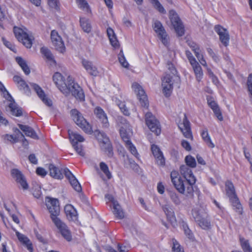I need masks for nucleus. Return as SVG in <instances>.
I'll list each match as a JSON object with an SVG mask.
<instances>
[{"label": "nucleus", "mask_w": 252, "mask_h": 252, "mask_svg": "<svg viewBox=\"0 0 252 252\" xmlns=\"http://www.w3.org/2000/svg\"><path fill=\"white\" fill-rule=\"evenodd\" d=\"M46 205L50 213L52 220L59 230L62 236L67 241H70L72 240L70 231L65 223L58 217L60 211L58 199L48 198Z\"/></svg>", "instance_id": "1"}, {"label": "nucleus", "mask_w": 252, "mask_h": 252, "mask_svg": "<svg viewBox=\"0 0 252 252\" xmlns=\"http://www.w3.org/2000/svg\"><path fill=\"white\" fill-rule=\"evenodd\" d=\"M0 90L1 95H2L3 97L5 98L3 102L5 107H7L6 110H9L11 114L15 116H21L23 113L22 108L17 105L14 99L1 83Z\"/></svg>", "instance_id": "2"}, {"label": "nucleus", "mask_w": 252, "mask_h": 252, "mask_svg": "<svg viewBox=\"0 0 252 252\" xmlns=\"http://www.w3.org/2000/svg\"><path fill=\"white\" fill-rule=\"evenodd\" d=\"M226 195L229 198L233 209L238 214L241 215L243 213V207L238 198L234 186L232 182L227 181L225 183Z\"/></svg>", "instance_id": "3"}, {"label": "nucleus", "mask_w": 252, "mask_h": 252, "mask_svg": "<svg viewBox=\"0 0 252 252\" xmlns=\"http://www.w3.org/2000/svg\"><path fill=\"white\" fill-rule=\"evenodd\" d=\"M13 32L18 41L22 42L26 47L30 48L32 47L33 37L28 33V30L26 28L14 27Z\"/></svg>", "instance_id": "4"}, {"label": "nucleus", "mask_w": 252, "mask_h": 252, "mask_svg": "<svg viewBox=\"0 0 252 252\" xmlns=\"http://www.w3.org/2000/svg\"><path fill=\"white\" fill-rule=\"evenodd\" d=\"M169 17L178 36H182L185 34V28L178 14L175 10H170L169 11Z\"/></svg>", "instance_id": "5"}, {"label": "nucleus", "mask_w": 252, "mask_h": 252, "mask_svg": "<svg viewBox=\"0 0 252 252\" xmlns=\"http://www.w3.org/2000/svg\"><path fill=\"white\" fill-rule=\"evenodd\" d=\"M70 112L73 121L77 126L86 133H89L92 132L91 126L77 110L72 109Z\"/></svg>", "instance_id": "6"}, {"label": "nucleus", "mask_w": 252, "mask_h": 252, "mask_svg": "<svg viewBox=\"0 0 252 252\" xmlns=\"http://www.w3.org/2000/svg\"><path fill=\"white\" fill-rule=\"evenodd\" d=\"M195 183H190L188 180H180L178 183L175 184V188L181 193L187 196H192L193 193V185Z\"/></svg>", "instance_id": "7"}, {"label": "nucleus", "mask_w": 252, "mask_h": 252, "mask_svg": "<svg viewBox=\"0 0 252 252\" xmlns=\"http://www.w3.org/2000/svg\"><path fill=\"white\" fill-rule=\"evenodd\" d=\"M68 134L69 139L76 152L80 156L84 157L85 152L82 149V146L81 144H78V142H82L84 141V137L79 134L71 130H68Z\"/></svg>", "instance_id": "8"}, {"label": "nucleus", "mask_w": 252, "mask_h": 252, "mask_svg": "<svg viewBox=\"0 0 252 252\" xmlns=\"http://www.w3.org/2000/svg\"><path fill=\"white\" fill-rule=\"evenodd\" d=\"M70 92L72 94L81 101L84 100L85 95L81 88L77 83L74 82L73 80L70 76L68 77L67 93Z\"/></svg>", "instance_id": "9"}, {"label": "nucleus", "mask_w": 252, "mask_h": 252, "mask_svg": "<svg viewBox=\"0 0 252 252\" xmlns=\"http://www.w3.org/2000/svg\"><path fill=\"white\" fill-rule=\"evenodd\" d=\"M145 121L147 126L151 131L158 135L161 132L158 121L155 117L151 113L147 112L145 114Z\"/></svg>", "instance_id": "10"}, {"label": "nucleus", "mask_w": 252, "mask_h": 252, "mask_svg": "<svg viewBox=\"0 0 252 252\" xmlns=\"http://www.w3.org/2000/svg\"><path fill=\"white\" fill-rule=\"evenodd\" d=\"M11 174L19 189L24 190H27L29 189V185L26 179L20 170L17 169H13L11 171Z\"/></svg>", "instance_id": "11"}, {"label": "nucleus", "mask_w": 252, "mask_h": 252, "mask_svg": "<svg viewBox=\"0 0 252 252\" xmlns=\"http://www.w3.org/2000/svg\"><path fill=\"white\" fill-rule=\"evenodd\" d=\"M153 28L162 43L165 46H168L169 44V38L160 22L158 20H155L153 24Z\"/></svg>", "instance_id": "12"}, {"label": "nucleus", "mask_w": 252, "mask_h": 252, "mask_svg": "<svg viewBox=\"0 0 252 252\" xmlns=\"http://www.w3.org/2000/svg\"><path fill=\"white\" fill-rule=\"evenodd\" d=\"M132 88L136 94L141 106L147 108L149 106L148 99L142 87L137 83H134L132 84Z\"/></svg>", "instance_id": "13"}, {"label": "nucleus", "mask_w": 252, "mask_h": 252, "mask_svg": "<svg viewBox=\"0 0 252 252\" xmlns=\"http://www.w3.org/2000/svg\"><path fill=\"white\" fill-rule=\"evenodd\" d=\"M53 80L58 88L63 93L67 94L68 78L66 83L62 75L60 73L57 72L55 73L53 76Z\"/></svg>", "instance_id": "14"}, {"label": "nucleus", "mask_w": 252, "mask_h": 252, "mask_svg": "<svg viewBox=\"0 0 252 252\" xmlns=\"http://www.w3.org/2000/svg\"><path fill=\"white\" fill-rule=\"evenodd\" d=\"M51 39L55 49L63 53L65 49L64 44L61 37L56 31L53 30L51 32Z\"/></svg>", "instance_id": "15"}, {"label": "nucleus", "mask_w": 252, "mask_h": 252, "mask_svg": "<svg viewBox=\"0 0 252 252\" xmlns=\"http://www.w3.org/2000/svg\"><path fill=\"white\" fill-rule=\"evenodd\" d=\"M215 32L219 34L220 40L225 47L227 46L229 41V35L227 29L220 25H216L214 28Z\"/></svg>", "instance_id": "16"}, {"label": "nucleus", "mask_w": 252, "mask_h": 252, "mask_svg": "<svg viewBox=\"0 0 252 252\" xmlns=\"http://www.w3.org/2000/svg\"><path fill=\"white\" fill-rule=\"evenodd\" d=\"M172 77L170 74H166L162 79V86L163 93L166 97L170 95L173 90Z\"/></svg>", "instance_id": "17"}, {"label": "nucleus", "mask_w": 252, "mask_h": 252, "mask_svg": "<svg viewBox=\"0 0 252 252\" xmlns=\"http://www.w3.org/2000/svg\"><path fill=\"white\" fill-rule=\"evenodd\" d=\"M179 128L186 138L191 140L193 139V136L190 126V123L188 120L186 114H184V118H183V122L179 125Z\"/></svg>", "instance_id": "18"}, {"label": "nucleus", "mask_w": 252, "mask_h": 252, "mask_svg": "<svg viewBox=\"0 0 252 252\" xmlns=\"http://www.w3.org/2000/svg\"><path fill=\"white\" fill-rule=\"evenodd\" d=\"M31 86L44 104L48 106L52 105V103L51 100L48 99V97H46L44 92L40 86L34 83L31 84Z\"/></svg>", "instance_id": "19"}, {"label": "nucleus", "mask_w": 252, "mask_h": 252, "mask_svg": "<svg viewBox=\"0 0 252 252\" xmlns=\"http://www.w3.org/2000/svg\"><path fill=\"white\" fill-rule=\"evenodd\" d=\"M94 113L96 118L99 120L104 128H108L109 126L108 119L106 113L100 107H96L94 110Z\"/></svg>", "instance_id": "20"}, {"label": "nucleus", "mask_w": 252, "mask_h": 252, "mask_svg": "<svg viewBox=\"0 0 252 252\" xmlns=\"http://www.w3.org/2000/svg\"><path fill=\"white\" fill-rule=\"evenodd\" d=\"M180 173L185 180H189L190 183H195L196 179L193 175L191 169L187 165H183L180 167Z\"/></svg>", "instance_id": "21"}, {"label": "nucleus", "mask_w": 252, "mask_h": 252, "mask_svg": "<svg viewBox=\"0 0 252 252\" xmlns=\"http://www.w3.org/2000/svg\"><path fill=\"white\" fill-rule=\"evenodd\" d=\"M100 147L101 150L105 152L108 157H111L113 155V150L111 143L107 137H104L102 141L100 142Z\"/></svg>", "instance_id": "22"}, {"label": "nucleus", "mask_w": 252, "mask_h": 252, "mask_svg": "<svg viewBox=\"0 0 252 252\" xmlns=\"http://www.w3.org/2000/svg\"><path fill=\"white\" fill-rule=\"evenodd\" d=\"M192 215L195 221H200L204 217H207L205 209L201 206L194 208L192 211Z\"/></svg>", "instance_id": "23"}, {"label": "nucleus", "mask_w": 252, "mask_h": 252, "mask_svg": "<svg viewBox=\"0 0 252 252\" xmlns=\"http://www.w3.org/2000/svg\"><path fill=\"white\" fill-rule=\"evenodd\" d=\"M82 64L87 71L91 75L96 76L98 75V71L97 68L93 65L91 62L83 59L82 61Z\"/></svg>", "instance_id": "24"}, {"label": "nucleus", "mask_w": 252, "mask_h": 252, "mask_svg": "<svg viewBox=\"0 0 252 252\" xmlns=\"http://www.w3.org/2000/svg\"><path fill=\"white\" fill-rule=\"evenodd\" d=\"M14 230L19 241L25 245L29 251L32 252L33 251L32 245L30 239L26 236L20 233L15 229Z\"/></svg>", "instance_id": "25"}, {"label": "nucleus", "mask_w": 252, "mask_h": 252, "mask_svg": "<svg viewBox=\"0 0 252 252\" xmlns=\"http://www.w3.org/2000/svg\"><path fill=\"white\" fill-rule=\"evenodd\" d=\"M162 209L164 212L167 219L170 221L171 223L173 226H175L176 223V220L173 209L168 204L163 206Z\"/></svg>", "instance_id": "26"}, {"label": "nucleus", "mask_w": 252, "mask_h": 252, "mask_svg": "<svg viewBox=\"0 0 252 252\" xmlns=\"http://www.w3.org/2000/svg\"><path fill=\"white\" fill-rule=\"evenodd\" d=\"M64 212L68 220H74L77 219V211L70 204L66 205L64 207Z\"/></svg>", "instance_id": "27"}, {"label": "nucleus", "mask_w": 252, "mask_h": 252, "mask_svg": "<svg viewBox=\"0 0 252 252\" xmlns=\"http://www.w3.org/2000/svg\"><path fill=\"white\" fill-rule=\"evenodd\" d=\"M19 127L25 133V135L33 139H37L38 138L37 135L35 131L31 127L22 124L18 125Z\"/></svg>", "instance_id": "28"}, {"label": "nucleus", "mask_w": 252, "mask_h": 252, "mask_svg": "<svg viewBox=\"0 0 252 252\" xmlns=\"http://www.w3.org/2000/svg\"><path fill=\"white\" fill-rule=\"evenodd\" d=\"M48 168L51 177L56 179H62L63 178V174L60 169L53 164H49Z\"/></svg>", "instance_id": "29"}, {"label": "nucleus", "mask_w": 252, "mask_h": 252, "mask_svg": "<svg viewBox=\"0 0 252 252\" xmlns=\"http://www.w3.org/2000/svg\"><path fill=\"white\" fill-rule=\"evenodd\" d=\"M117 125L120 127L119 130L123 129H128V131H129V130H131V126L127 121L123 117L118 116L117 119Z\"/></svg>", "instance_id": "30"}, {"label": "nucleus", "mask_w": 252, "mask_h": 252, "mask_svg": "<svg viewBox=\"0 0 252 252\" xmlns=\"http://www.w3.org/2000/svg\"><path fill=\"white\" fill-rule=\"evenodd\" d=\"M191 65L195 74L197 80L200 82L203 76V71L201 66L197 62Z\"/></svg>", "instance_id": "31"}, {"label": "nucleus", "mask_w": 252, "mask_h": 252, "mask_svg": "<svg viewBox=\"0 0 252 252\" xmlns=\"http://www.w3.org/2000/svg\"><path fill=\"white\" fill-rule=\"evenodd\" d=\"M113 206V212L115 216L120 219H122L124 217V213L118 202H115Z\"/></svg>", "instance_id": "32"}, {"label": "nucleus", "mask_w": 252, "mask_h": 252, "mask_svg": "<svg viewBox=\"0 0 252 252\" xmlns=\"http://www.w3.org/2000/svg\"><path fill=\"white\" fill-rule=\"evenodd\" d=\"M17 129L16 128L14 131L16 133L15 136L8 134H6L4 136V140L5 142H10L11 143H14L19 141L20 136H19V134L17 132Z\"/></svg>", "instance_id": "33"}, {"label": "nucleus", "mask_w": 252, "mask_h": 252, "mask_svg": "<svg viewBox=\"0 0 252 252\" xmlns=\"http://www.w3.org/2000/svg\"><path fill=\"white\" fill-rule=\"evenodd\" d=\"M80 25L83 31L89 33L91 31V26L88 19L85 18H81L80 19Z\"/></svg>", "instance_id": "34"}, {"label": "nucleus", "mask_w": 252, "mask_h": 252, "mask_svg": "<svg viewBox=\"0 0 252 252\" xmlns=\"http://www.w3.org/2000/svg\"><path fill=\"white\" fill-rule=\"evenodd\" d=\"M120 135L123 140V141L125 142V144L130 141L129 140L130 138V134L132 132V128H131V130H129V131H128V129H122L121 130H119Z\"/></svg>", "instance_id": "35"}, {"label": "nucleus", "mask_w": 252, "mask_h": 252, "mask_svg": "<svg viewBox=\"0 0 252 252\" xmlns=\"http://www.w3.org/2000/svg\"><path fill=\"white\" fill-rule=\"evenodd\" d=\"M201 136L204 141L206 143L207 145L210 148H214V144L212 143L211 138L208 134V130L205 129L201 132Z\"/></svg>", "instance_id": "36"}, {"label": "nucleus", "mask_w": 252, "mask_h": 252, "mask_svg": "<svg viewBox=\"0 0 252 252\" xmlns=\"http://www.w3.org/2000/svg\"><path fill=\"white\" fill-rule=\"evenodd\" d=\"M242 248L244 252H252V248L251 247L249 241L243 238L240 239Z\"/></svg>", "instance_id": "37"}, {"label": "nucleus", "mask_w": 252, "mask_h": 252, "mask_svg": "<svg viewBox=\"0 0 252 252\" xmlns=\"http://www.w3.org/2000/svg\"><path fill=\"white\" fill-rule=\"evenodd\" d=\"M78 7L86 12H91L89 5L85 0H76Z\"/></svg>", "instance_id": "38"}, {"label": "nucleus", "mask_w": 252, "mask_h": 252, "mask_svg": "<svg viewBox=\"0 0 252 252\" xmlns=\"http://www.w3.org/2000/svg\"><path fill=\"white\" fill-rule=\"evenodd\" d=\"M41 52L46 59L50 61H54V58L51 51L46 47H42L41 48Z\"/></svg>", "instance_id": "39"}, {"label": "nucleus", "mask_w": 252, "mask_h": 252, "mask_svg": "<svg viewBox=\"0 0 252 252\" xmlns=\"http://www.w3.org/2000/svg\"><path fill=\"white\" fill-rule=\"evenodd\" d=\"M118 60L122 66L126 68H128L129 63L126 61L122 50H121L119 54H118Z\"/></svg>", "instance_id": "40"}, {"label": "nucleus", "mask_w": 252, "mask_h": 252, "mask_svg": "<svg viewBox=\"0 0 252 252\" xmlns=\"http://www.w3.org/2000/svg\"><path fill=\"white\" fill-rule=\"evenodd\" d=\"M101 170L104 173L107 179H110L112 177L111 174L109 170L108 166L103 162H101L99 164Z\"/></svg>", "instance_id": "41"}, {"label": "nucleus", "mask_w": 252, "mask_h": 252, "mask_svg": "<svg viewBox=\"0 0 252 252\" xmlns=\"http://www.w3.org/2000/svg\"><path fill=\"white\" fill-rule=\"evenodd\" d=\"M72 188L77 192H80L82 190V187L78 181L77 179L74 177L73 178L69 180Z\"/></svg>", "instance_id": "42"}, {"label": "nucleus", "mask_w": 252, "mask_h": 252, "mask_svg": "<svg viewBox=\"0 0 252 252\" xmlns=\"http://www.w3.org/2000/svg\"><path fill=\"white\" fill-rule=\"evenodd\" d=\"M185 161L186 163V165H187L188 167L194 168L196 166V163L195 158L190 155L186 156Z\"/></svg>", "instance_id": "43"}, {"label": "nucleus", "mask_w": 252, "mask_h": 252, "mask_svg": "<svg viewBox=\"0 0 252 252\" xmlns=\"http://www.w3.org/2000/svg\"><path fill=\"white\" fill-rule=\"evenodd\" d=\"M207 217H204L203 219H201L200 221H196L200 227L204 229H207L210 228V222L207 219Z\"/></svg>", "instance_id": "44"}, {"label": "nucleus", "mask_w": 252, "mask_h": 252, "mask_svg": "<svg viewBox=\"0 0 252 252\" xmlns=\"http://www.w3.org/2000/svg\"><path fill=\"white\" fill-rule=\"evenodd\" d=\"M151 3L154 5V7L160 13L165 14L166 11L158 0H150Z\"/></svg>", "instance_id": "45"}, {"label": "nucleus", "mask_w": 252, "mask_h": 252, "mask_svg": "<svg viewBox=\"0 0 252 252\" xmlns=\"http://www.w3.org/2000/svg\"><path fill=\"white\" fill-rule=\"evenodd\" d=\"M169 197L172 201L176 205H179L181 204V200L178 195L175 192L170 191L169 194Z\"/></svg>", "instance_id": "46"}, {"label": "nucleus", "mask_w": 252, "mask_h": 252, "mask_svg": "<svg viewBox=\"0 0 252 252\" xmlns=\"http://www.w3.org/2000/svg\"><path fill=\"white\" fill-rule=\"evenodd\" d=\"M170 178L174 186H175V184L178 183L180 180L182 179V178L179 176L178 172L176 171H172L171 172Z\"/></svg>", "instance_id": "47"}, {"label": "nucleus", "mask_w": 252, "mask_h": 252, "mask_svg": "<svg viewBox=\"0 0 252 252\" xmlns=\"http://www.w3.org/2000/svg\"><path fill=\"white\" fill-rule=\"evenodd\" d=\"M126 146L128 150L131 152V153L136 158H138L139 154L137 152L135 147L132 144L131 141L126 143Z\"/></svg>", "instance_id": "48"}, {"label": "nucleus", "mask_w": 252, "mask_h": 252, "mask_svg": "<svg viewBox=\"0 0 252 252\" xmlns=\"http://www.w3.org/2000/svg\"><path fill=\"white\" fill-rule=\"evenodd\" d=\"M193 50H194V53L196 57H197V58L198 59L199 61L200 62V63L202 65L206 66L207 65L206 62L204 59L203 55L202 54H200V49L195 48V49H194Z\"/></svg>", "instance_id": "49"}, {"label": "nucleus", "mask_w": 252, "mask_h": 252, "mask_svg": "<svg viewBox=\"0 0 252 252\" xmlns=\"http://www.w3.org/2000/svg\"><path fill=\"white\" fill-rule=\"evenodd\" d=\"M207 103L210 107L212 109L213 111L220 108L217 103L213 100L211 96H207Z\"/></svg>", "instance_id": "50"}, {"label": "nucleus", "mask_w": 252, "mask_h": 252, "mask_svg": "<svg viewBox=\"0 0 252 252\" xmlns=\"http://www.w3.org/2000/svg\"><path fill=\"white\" fill-rule=\"evenodd\" d=\"M173 252H184L183 248L181 247V246L176 240H173Z\"/></svg>", "instance_id": "51"}, {"label": "nucleus", "mask_w": 252, "mask_h": 252, "mask_svg": "<svg viewBox=\"0 0 252 252\" xmlns=\"http://www.w3.org/2000/svg\"><path fill=\"white\" fill-rule=\"evenodd\" d=\"M247 85L248 90L252 96V74H250L248 77Z\"/></svg>", "instance_id": "52"}, {"label": "nucleus", "mask_w": 252, "mask_h": 252, "mask_svg": "<svg viewBox=\"0 0 252 252\" xmlns=\"http://www.w3.org/2000/svg\"><path fill=\"white\" fill-rule=\"evenodd\" d=\"M155 158L158 165L163 166L165 164V159L162 153L158 156L155 157Z\"/></svg>", "instance_id": "53"}, {"label": "nucleus", "mask_w": 252, "mask_h": 252, "mask_svg": "<svg viewBox=\"0 0 252 252\" xmlns=\"http://www.w3.org/2000/svg\"><path fill=\"white\" fill-rule=\"evenodd\" d=\"M208 73L213 83L215 85H217L219 83L218 78L216 76V75H215V74L210 69H208Z\"/></svg>", "instance_id": "54"}, {"label": "nucleus", "mask_w": 252, "mask_h": 252, "mask_svg": "<svg viewBox=\"0 0 252 252\" xmlns=\"http://www.w3.org/2000/svg\"><path fill=\"white\" fill-rule=\"evenodd\" d=\"M17 131L19 134V136H20L19 141L21 140L22 142L23 146L26 148L29 144L28 141L25 138L24 135L23 134V133L19 129H17Z\"/></svg>", "instance_id": "55"}, {"label": "nucleus", "mask_w": 252, "mask_h": 252, "mask_svg": "<svg viewBox=\"0 0 252 252\" xmlns=\"http://www.w3.org/2000/svg\"><path fill=\"white\" fill-rule=\"evenodd\" d=\"M2 41H3L4 45L6 47H7L8 48H9V49H10L11 51H13L15 53L16 52V49L15 48V46L13 45H12V43H10L9 41H7L4 38H2Z\"/></svg>", "instance_id": "56"}, {"label": "nucleus", "mask_w": 252, "mask_h": 252, "mask_svg": "<svg viewBox=\"0 0 252 252\" xmlns=\"http://www.w3.org/2000/svg\"><path fill=\"white\" fill-rule=\"evenodd\" d=\"M151 150L154 157L158 156L162 153L159 148L155 145L152 146Z\"/></svg>", "instance_id": "57"}, {"label": "nucleus", "mask_w": 252, "mask_h": 252, "mask_svg": "<svg viewBox=\"0 0 252 252\" xmlns=\"http://www.w3.org/2000/svg\"><path fill=\"white\" fill-rule=\"evenodd\" d=\"M184 232L186 236L189 239H192L193 238V234L191 230L189 228L188 226L186 225H183Z\"/></svg>", "instance_id": "58"}, {"label": "nucleus", "mask_w": 252, "mask_h": 252, "mask_svg": "<svg viewBox=\"0 0 252 252\" xmlns=\"http://www.w3.org/2000/svg\"><path fill=\"white\" fill-rule=\"evenodd\" d=\"M119 107L121 109V111L124 113V115L128 116L129 115L128 110L124 102H121L119 104Z\"/></svg>", "instance_id": "59"}, {"label": "nucleus", "mask_w": 252, "mask_h": 252, "mask_svg": "<svg viewBox=\"0 0 252 252\" xmlns=\"http://www.w3.org/2000/svg\"><path fill=\"white\" fill-rule=\"evenodd\" d=\"M186 55L190 63V64L195 63L197 62L195 59L193 57L191 53L189 51H186Z\"/></svg>", "instance_id": "60"}, {"label": "nucleus", "mask_w": 252, "mask_h": 252, "mask_svg": "<svg viewBox=\"0 0 252 252\" xmlns=\"http://www.w3.org/2000/svg\"><path fill=\"white\" fill-rule=\"evenodd\" d=\"M63 172L65 176L68 180H70L75 177L69 169L66 168L64 169Z\"/></svg>", "instance_id": "61"}, {"label": "nucleus", "mask_w": 252, "mask_h": 252, "mask_svg": "<svg viewBox=\"0 0 252 252\" xmlns=\"http://www.w3.org/2000/svg\"><path fill=\"white\" fill-rule=\"evenodd\" d=\"M36 172L37 175L42 177H44L46 175L47 172L45 169L42 167H38L36 170Z\"/></svg>", "instance_id": "62"}, {"label": "nucleus", "mask_w": 252, "mask_h": 252, "mask_svg": "<svg viewBox=\"0 0 252 252\" xmlns=\"http://www.w3.org/2000/svg\"><path fill=\"white\" fill-rule=\"evenodd\" d=\"M19 86L18 87L20 90H24L25 91L29 90V86L26 84L25 81L22 79V80L18 84Z\"/></svg>", "instance_id": "63"}, {"label": "nucleus", "mask_w": 252, "mask_h": 252, "mask_svg": "<svg viewBox=\"0 0 252 252\" xmlns=\"http://www.w3.org/2000/svg\"><path fill=\"white\" fill-rule=\"evenodd\" d=\"M16 61L22 68L27 64L26 62L21 57H17Z\"/></svg>", "instance_id": "64"}]
</instances>
